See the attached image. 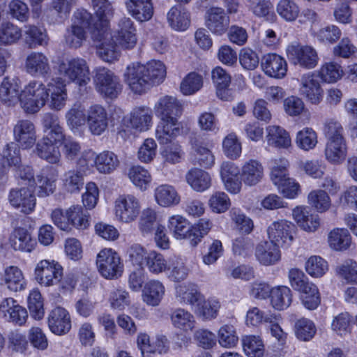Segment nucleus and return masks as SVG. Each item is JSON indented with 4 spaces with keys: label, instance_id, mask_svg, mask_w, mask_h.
Wrapping results in <instances>:
<instances>
[{
    "label": "nucleus",
    "instance_id": "18",
    "mask_svg": "<svg viewBox=\"0 0 357 357\" xmlns=\"http://www.w3.org/2000/svg\"><path fill=\"white\" fill-rule=\"evenodd\" d=\"M204 20L205 26L212 33L218 36H222L227 31L230 22L225 10L220 7L207 10Z\"/></svg>",
    "mask_w": 357,
    "mask_h": 357
},
{
    "label": "nucleus",
    "instance_id": "8",
    "mask_svg": "<svg viewBox=\"0 0 357 357\" xmlns=\"http://www.w3.org/2000/svg\"><path fill=\"white\" fill-rule=\"evenodd\" d=\"M93 82L96 90L105 97L115 98L121 93L122 86L119 78L110 70L97 67L93 70Z\"/></svg>",
    "mask_w": 357,
    "mask_h": 357
},
{
    "label": "nucleus",
    "instance_id": "11",
    "mask_svg": "<svg viewBox=\"0 0 357 357\" xmlns=\"http://www.w3.org/2000/svg\"><path fill=\"white\" fill-rule=\"evenodd\" d=\"M141 205L139 199L132 195L119 196L114 203V213L117 220L124 223L135 221L139 215Z\"/></svg>",
    "mask_w": 357,
    "mask_h": 357
},
{
    "label": "nucleus",
    "instance_id": "45",
    "mask_svg": "<svg viewBox=\"0 0 357 357\" xmlns=\"http://www.w3.org/2000/svg\"><path fill=\"white\" fill-rule=\"evenodd\" d=\"M3 281L7 288L12 291H18L25 288V280L22 271L15 266L5 268Z\"/></svg>",
    "mask_w": 357,
    "mask_h": 357
},
{
    "label": "nucleus",
    "instance_id": "32",
    "mask_svg": "<svg viewBox=\"0 0 357 357\" xmlns=\"http://www.w3.org/2000/svg\"><path fill=\"white\" fill-rule=\"evenodd\" d=\"M165 293V287L158 280H151L147 282L142 290V299L150 306H158L162 301Z\"/></svg>",
    "mask_w": 357,
    "mask_h": 357
},
{
    "label": "nucleus",
    "instance_id": "4",
    "mask_svg": "<svg viewBox=\"0 0 357 357\" xmlns=\"http://www.w3.org/2000/svg\"><path fill=\"white\" fill-rule=\"evenodd\" d=\"M49 98L47 85L42 82H29L21 91L20 104L28 113H36L45 106Z\"/></svg>",
    "mask_w": 357,
    "mask_h": 357
},
{
    "label": "nucleus",
    "instance_id": "25",
    "mask_svg": "<svg viewBox=\"0 0 357 357\" xmlns=\"http://www.w3.org/2000/svg\"><path fill=\"white\" fill-rule=\"evenodd\" d=\"M180 132L177 118H160L155 130V137L160 144L172 142Z\"/></svg>",
    "mask_w": 357,
    "mask_h": 357
},
{
    "label": "nucleus",
    "instance_id": "33",
    "mask_svg": "<svg viewBox=\"0 0 357 357\" xmlns=\"http://www.w3.org/2000/svg\"><path fill=\"white\" fill-rule=\"evenodd\" d=\"M175 290L176 298L181 304L195 305L202 301L203 296L195 284H178L176 286Z\"/></svg>",
    "mask_w": 357,
    "mask_h": 357
},
{
    "label": "nucleus",
    "instance_id": "51",
    "mask_svg": "<svg viewBox=\"0 0 357 357\" xmlns=\"http://www.w3.org/2000/svg\"><path fill=\"white\" fill-rule=\"evenodd\" d=\"M242 345L245 354L248 357H263L265 347L260 336L248 335L242 337Z\"/></svg>",
    "mask_w": 357,
    "mask_h": 357
},
{
    "label": "nucleus",
    "instance_id": "48",
    "mask_svg": "<svg viewBox=\"0 0 357 357\" xmlns=\"http://www.w3.org/2000/svg\"><path fill=\"white\" fill-rule=\"evenodd\" d=\"M190 225V221L181 215H172L167 221V227L169 231L178 240L186 239Z\"/></svg>",
    "mask_w": 357,
    "mask_h": 357
},
{
    "label": "nucleus",
    "instance_id": "20",
    "mask_svg": "<svg viewBox=\"0 0 357 357\" xmlns=\"http://www.w3.org/2000/svg\"><path fill=\"white\" fill-rule=\"evenodd\" d=\"M300 82V93L312 104H319L323 98V89L317 76L312 73H306L301 77Z\"/></svg>",
    "mask_w": 357,
    "mask_h": 357
},
{
    "label": "nucleus",
    "instance_id": "27",
    "mask_svg": "<svg viewBox=\"0 0 357 357\" xmlns=\"http://www.w3.org/2000/svg\"><path fill=\"white\" fill-rule=\"evenodd\" d=\"M18 79L6 77L0 85V100L7 106L20 102L21 93Z\"/></svg>",
    "mask_w": 357,
    "mask_h": 357
},
{
    "label": "nucleus",
    "instance_id": "64",
    "mask_svg": "<svg viewBox=\"0 0 357 357\" xmlns=\"http://www.w3.org/2000/svg\"><path fill=\"white\" fill-rule=\"evenodd\" d=\"M87 38V31L82 28L71 24L65 33V42L73 48L81 47Z\"/></svg>",
    "mask_w": 357,
    "mask_h": 357
},
{
    "label": "nucleus",
    "instance_id": "9",
    "mask_svg": "<svg viewBox=\"0 0 357 357\" xmlns=\"http://www.w3.org/2000/svg\"><path fill=\"white\" fill-rule=\"evenodd\" d=\"M59 73L79 86H84L90 81L89 68L82 58H72L63 61L59 65Z\"/></svg>",
    "mask_w": 357,
    "mask_h": 357
},
{
    "label": "nucleus",
    "instance_id": "16",
    "mask_svg": "<svg viewBox=\"0 0 357 357\" xmlns=\"http://www.w3.org/2000/svg\"><path fill=\"white\" fill-rule=\"evenodd\" d=\"M10 205L25 214L33 211L36 206V197L32 190L28 188H12L8 195Z\"/></svg>",
    "mask_w": 357,
    "mask_h": 357
},
{
    "label": "nucleus",
    "instance_id": "12",
    "mask_svg": "<svg viewBox=\"0 0 357 357\" xmlns=\"http://www.w3.org/2000/svg\"><path fill=\"white\" fill-rule=\"evenodd\" d=\"M287 54L292 64L298 65L303 68L312 69L318 64L317 52L309 45L291 44L287 48Z\"/></svg>",
    "mask_w": 357,
    "mask_h": 357
},
{
    "label": "nucleus",
    "instance_id": "37",
    "mask_svg": "<svg viewBox=\"0 0 357 357\" xmlns=\"http://www.w3.org/2000/svg\"><path fill=\"white\" fill-rule=\"evenodd\" d=\"M67 217L68 231L72 227L79 230H84L90 225V215L81 205H72L68 208Z\"/></svg>",
    "mask_w": 357,
    "mask_h": 357
},
{
    "label": "nucleus",
    "instance_id": "56",
    "mask_svg": "<svg viewBox=\"0 0 357 357\" xmlns=\"http://www.w3.org/2000/svg\"><path fill=\"white\" fill-rule=\"evenodd\" d=\"M63 183L68 192H78L84 185V174L77 169L68 170L63 174Z\"/></svg>",
    "mask_w": 357,
    "mask_h": 357
},
{
    "label": "nucleus",
    "instance_id": "28",
    "mask_svg": "<svg viewBox=\"0 0 357 357\" xmlns=\"http://www.w3.org/2000/svg\"><path fill=\"white\" fill-rule=\"evenodd\" d=\"M257 261L264 266H271L280 261L281 253L280 247L271 241H263L255 248Z\"/></svg>",
    "mask_w": 357,
    "mask_h": 357
},
{
    "label": "nucleus",
    "instance_id": "22",
    "mask_svg": "<svg viewBox=\"0 0 357 357\" xmlns=\"http://www.w3.org/2000/svg\"><path fill=\"white\" fill-rule=\"evenodd\" d=\"M266 75L276 79L283 78L287 72V63L281 56L271 53L264 55L261 63Z\"/></svg>",
    "mask_w": 357,
    "mask_h": 357
},
{
    "label": "nucleus",
    "instance_id": "55",
    "mask_svg": "<svg viewBox=\"0 0 357 357\" xmlns=\"http://www.w3.org/2000/svg\"><path fill=\"white\" fill-rule=\"evenodd\" d=\"M212 79L217 86V95L222 100H227L225 95L231 83L230 75L221 67H216L212 70Z\"/></svg>",
    "mask_w": 357,
    "mask_h": 357
},
{
    "label": "nucleus",
    "instance_id": "47",
    "mask_svg": "<svg viewBox=\"0 0 357 357\" xmlns=\"http://www.w3.org/2000/svg\"><path fill=\"white\" fill-rule=\"evenodd\" d=\"M186 181L192 189L197 192H203L211 184L210 175L200 169H190L186 174Z\"/></svg>",
    "mask_w": 357,
    "mask_h": 357
},
{
    "label": "nucleus",
    "instance_id": "61",
    "mask_svg": "<svg viewBox=\"0 0 357 357\" xmlns=\"http://www.w3.org/2000/svg\"><path fill=\"white\" fill-rule=\"evenodd\" d=\"M22 36L21 29L16 25L4 22L0 26V44L11 45L16 43Z\"/></svg>",
    "mask_w": 357,
    "mask_h": 357
},
{
    "label": "nucleus",
    "instance_id": "46",
    "mask_svg": "<svg viewBox=\"0 0 357 357\" xmlns=\"http://www.w3.org/2000/svg\"><path fill=\"white\" fill-rule=\"evenodd\" d=\"M324 155L326 160L331 164L342 163L347 155V142H326Z\"/></svg>",
    "mask_w": 357,
    "mask_h": 357
},
{
    "label": "nucleus",
    "instance_id": "43",
    "mask_svg": "<svg viewBox=\"0 0 357 357\" xmlns=\"http://www.w3.org/2000/svg\"><path fill=\"white\" fill-rule=\"evenodd\" d=\"M171 320L176 328L186 333L192 331L195 328L196 321L194 316L184 309L175 310L171 315Z\"/></svg>",
    "mask_w": 357,
    "mask_h": 357
},
{
    "label": "nucleus",
    "instance_id": "26",
    "mask_svg": "<svg viewBox=\"0 0 357 357\" xmlns=\"http://www.w3.org/2000/svg\"><path fill=\"white\" fill-rule=\"evenodd\" d=\"M26 72L33 76L45 77L51 70L49 59L42 52L29 54L25 61Z\"/></svg>",
    "mask_w": 357,
    "mask_h": 357
},
{
    "label": "nucleus",
    "instance_id": "6",
    "mask_svg": "<svg viewBox=\"0 0 357 357\" xmlns=\"http://www.w3.org/2000/svg\"><path fill=\"white\" fill-rule=\"evenodd\" d=\"M96 266L100 274L109 280L116 279L123 271L120 256L111 248L101 250L96 257Z\"/></svg>",
    "mask_w": 357,
    "mask_h": 357
},
{
    "label": "nucleus",
    "instance_id": "53",
    "mask_svg": "<svg viewBox=\"0 0 357 357\" xmlns=\"http://www.w3.org/2000/svg\"><path fill=\"white\" fill-rule=\"evenodd\" d=\"M307 200L309 204L319 213L327 211L331 206V198L324 190L311 191L307 196Z\"/></svg>",
    "mask_w": 357,
    "mask_h": 357
},
{
    "label": "nucleus",
    "instance_id": "41",
    "mask_svg": "<svg viewBox=\"0 0 357 357\" xmlns=\"http://www.w3.org/2000/svg\"><path fill=\"white\" fill-rule=\"evenodd\" d=\"M36 155L50 164L59 165L61 160L59 147L53 144L40 140L36 147Z\"/></svg>",
    "mask_w": 357,
    "mask_h": 357
},
{
    "label": "nucleus",
    "instance_id": "3",
    "mask_svg": "<svg viewBox=\"0 0 357 357\" xmlns=\"http://www.w3.org/2000/svg\"><path fill=\"white\" fill-rule=\"evenodd\" d=\"M289 280L291 287L300 292L303 305L310 310L317 309L321 303L317 287L310 282L303 272L298 268H291L289 271Z\"/></svg>",
    "mask_w": 357,
    "mask_h": 357
},
{
    "label": "nucleus",
    "instance_id": "5",
    "mask_svg": "<svg viewBox=\"0 0 357 357\" xmlns=\"http://www.w3.org/2000/svg\"><path fill=\"white\" fill-rule=\"evenodd\" d=\"M100 30H95L92 32L93 40L99 43L97 45V54L99 57L105 62L112 63L116 61L120 56V51L117 43L114 40L108 27V22H101Z\"/></svg>",
    "mask_w": 357,
    "mask_h": 357
},
{
    "label": "nucleus",
    "instance_id": "60",
    "mask_svg": "<svg viewBox=\"0 0 357 357\" xmlns=\"http://www.w3.org/2000/svg\"><path fill=\"white\" fill-rule=\"evenodd\" d=\"M218 338L219 344L225 348L234 347L238 342L236 328L231 324H225L220 328Z\"/></svg>",
    "mask_w": 357,
    "mask_h": 357
},
{
    "label": "nucleus",
    "instance_id": "44",
    "mask_svg": "<svg viewBox=\"0 0 357 357\" xmlns=\"http://www.w3.org/2000/svg\"><path fill=\"white\" fill-rule=\"evenodd\" d=\"M128 176L132 184L141 191L146 190L152 181V176L149 171L140 165L131 167Z\"/></svg>",
    "mask_w": 357,
    "mask_h": 357
},
{
    "label": "nucleus",
    "instance_id": "49",
    "mask_svg": "<svg viewBox=\"0 0 357 357\" xmlns=\"http://www.w3.org/2000/svg\"><path fill=\"white\" fill-rule=\"evenodd\" d=\"M269 296L271 298V305L278 310L287 308L292 301L291 291L286 286H279L272 288Z\"/></svg>",
    "mask_w": 357,
    "mask_h": 357
},
{
    "label": "nucleus",
    "instance_id": "29",
    "mask_svg": "<svg viewBox=\"0 0 357 357\" xmlns=\"http://www.w3.org/2000/svg\"><path fill=\"white\" fill-rule=\"evenodd\" d=\"M264 176V167L257 160L250 159L241 167L240 177L243 183L248 186L259 183Z\"/></svg>",
    "mask_w": 357,
    "mask_h": 357
},
{
    "label": "nucleus",
    "instance_id": "23",
    "mask_svg": "<svg viewBox=\"0 0 357 357\" xmlns=\"http://www.w3.org/2000/svg\"><path fill=\"white\" fill-rule=\"evenodd\" d=\"M87 122L89 130L93 135H101L108 126L106 109L100 105L91 106L87 111Z\"/></svg>",
    "mask_w": 357,
    "mask_h": 357
},
{
    "label": "nucleus",
    "instance_id": "62",
    "mask_svg": "<svg viewBox=\"0 0 357 357\" xmlns=\"http://www.w3.org/2000/svg\"><path fill=\"white\" fill-rule=\"evenodd\" d=\"M248 8L257 17H268L273 15V3L271 0H248Z\"/></svg>",
    "mask_w": 357,
    "mask_h": 357
},
{
    "label": "nucleus",
    "instance_id": "39",
    "mask_svg": "<svg viewBox=\"0 0 357 357\" xmlns=\"http://www.w3.org/2000/svg\"><path fill=\"white\" fill-rule=\"evenodd\" d=\"M266 140L268 145L278 149H288L291 146L289 132L279 126H269L266 128Z\"/></svg>",
    "mask_w": 357,
    "mask_h": 357
},
{
    "label": "nucleus",
    "instance_id": "35",
    "mask_svg": "<svg viewBox=\"0 0 357 357\" xmlns=\"http://www.w3.org/2000/svg\"><path fill=\"white\" fill-rule=\"evenodd\" d=\"M169 26L176 31L186 30L190 24V13L181 5L171 8L167 15Z\"/></svg>",
    "mask_w": 357,
    "mask_h": 357
},
{
    "label": "nucleus",
    "instance_id": "42",
    "mask_svg": "<svg viewBox=\"0 0 357 357\" xmlns=\"http://www.w3.org/2000/svg\"><path fill=\"white\" fill-rule=\"evenodd\" d=\"M118 156L109 151H104L96 155L94 167L98 172L102 174H110L119 165Z\"/></svg>",
    "mask_w": 357,
    "mask_h": 357
},
{
    "label": "nucleus",
    "instance_id": "21",
    "mask_svg": "<svg viewBox=\"0 0 357 357\" xmlns=\"http://www.w3.org/2000/svg\"><path fill=\"white\" fill-rule=\"evenodd\" d=\"M47 322L50 330L58 335L66 334L71 328L70 314L61 307H56L50 312Z\"/></svg>",
    "mask_w": 357,
    "mask_h": 357
},
{
    "label": "nucleus",
    "instance_id": "13",
    "mask_svg": "<svg viewBox=\"0 0 357 357\" xmlns=\"http://www.w3.org/2000/svg\"><path fill=\"white\" fill-rule=\"evenodd\" d=\"M137 30L132 20L126 17H122L118 23L115 33V41L123 50L133 49L137 42Z\"/></svg>",
    "mask_w": 357,
    "mask_h": 357
},
{
    "label": "nucleus",
    "instance_id": "58",
    "mask_svg": "<svg viewBox=\"0 0 357 357\" xmlns=\"http://www.w3.org/2000/svg\"><path fill=\"white\" fill-rule=\"evenodd\" d=\"M324 134L326 142H346L344 130L336 120L329 119L324 123Z\"/></svg>",
    "mask_w": 357,
    "mask_h": 357
},
{
    "label": "nucleus",
    "instance_id": "19",
    "mask_svg": "<svg viewBox=\"0 0 357 357\" xmlns=\"http://www.w3.org/2000/svg\"><path fill=\"white\" fill-rule=\"evenodd\" d=\"M0 314L8 321L18 326H22L26 321L28 313L13 298H6L0 303Z\"/></svg>",
    "mask_w": 357,
    "mask_h": 357
},
{
    "label": "nucleus",
    "instance_id": "34",
    "mask_svg": "<svg viewBox=\"0 0 357 357\" xmlns=\"http://www.w3.org/2000/svg\"><path fill=\"white\" fill-rule=\"evenodd\" d=\"M152 111L145 107L135 108L129 118L130 127L139 132L148 130L152 126Z\"/></svg>",
    "mask_w": 357,
    "mask_h": 357
},
{
    "label": "nucleus",
    "instance_id": "63",
    "mask_svg": "<svg viewBox=\"0 0 357 357\" xmlns=\"http://www.w3.org/2000/svg\"><path fill=\"white\" fill-rule=\"evenodd\" d=\"M351 316L347 312L338 314L333 318L331 329L337 335L344 336L351 330Z\"/></svg>",
    "mask_w": 357,
    "mask_h": 357
},
{
    "label": "nucleus",
    "instance_id": "52",
    "mask_svg": "<svg viewBox=\"0 0 357 357\" xmlns=\"http://www.w3.org/2000/svg\"><path fill=\"white\" fill-rule=\"evenodd\" d=\"M276 12L284 21H296L300 15L298 5L293 0H280L276 5Z\"/></svg>",
    "mask_w": 357,
    "mask_h": 357
},
{
    "label": "nucleus",
    "instance_id": "31",
    "mask_svg": "<svg viewBox=\"0 0 357 357\" xmlns=\"http://www.w3.org/2000/svg\"><path fill=\"white\" fill-rule=\"evenodd\" d=\"M128 13L137 21L146 22L153 15L151 0H126Z\"/></svg>",
    "mask_w": 357,
    "mask_h": 357
},
{
    "label": "nucleus",
    "instance_id": "57",
    "mask_svg": "<svg viewBox=\"0 0 357 357\" xmlns=\"http://www.w3.org/2000/svg\"><path fill=\"white\" fill-rule=\"evenodd\" d=\"M202 86V76L195 72H191L183 79L180 90L183 95L190 96L199 91Z\"/></svg>",
    "mask_w": 357,
    "mask_h": 357
},
{
    "label": "nucleus",
    "instance_id": "1",
    "mask_svg": "<svg viewBox=\"0 0 357 357\" xmlns=\"http://www.w3.org/2000/svg\"><path fill=\"white\" fill-rule=\"evenodd\" d=\"M166 68L162 62L152 60L146 64L132 63L124 73L125 82L135 93L142 94L163 82Z\"/></svg>",
    "mask_w": 357,
    "mask_h": 357
},
{
    "label": "nucleus",
    "instance_id": "2",
    "mask_svg": "<svg viewBox=\"0 0 357 357\" xmlns=\"http://www.w3.org/2000/svg\"><path fill=\"white\" fill-rule=\"evenodd\" d=\"M127 254L132 264L146 268L152 274L158 275L167 270V261L162 254L155 250L148 251L140 244L130 245Z\"/></svg>",
    "mask_w": 357,
    "mask_h": 357
},
{
    "label": "nucleus",
    "instance_id": "38",
    "mask_svg": "<svg viewBox=\"0 0 357 357\" xmlns=\"http://www.w3.org/2000/svg\"><path fill=\"white\" fill-rule=\"evenodd\" d=\"M9 243L14 250L28 252H31L36 244L29 232L24 228L15 229L10 236Z\"/></svg>",
    "mask_w": 357,
    "mask_h": 357
},
{
    "label": "nucleus",
    "instance_id": "17",
    "mask_svg": "<svg viewBox=\"0 0 357 357\" xmlns=\"http://www.w3.org/2000/svg\"><path fill=\"white\" fill-rule=\"evenodd\" d=\"M13 135L19 147L23 149H31L37 139L36 126L29 120H19L13 128Z\"/></svg>",
    "mask_w": 357,
    "mask_h": 357
},
{
    "label": "nucleus",
    "instance_id": "36",
    "mask_svg": "<svg viewBox=\"0 0 357 357\" xmlns=\"http://www.w3.org/2000/svg\"><path fill=\"white\" fill-rule=\"evenodd\" d=\"M156 202L162 207H171L178 205L181 197L175 188L171 185L162 184L154 190Z\"/></svg>",
    "mask_w": 357,
    "mask_h": 357
},
{
    "label": "nucleus",
    "instance_id": "24",
    "mask_svg": "<svg viewBox=\"0 0 357 357\" xmlns=\"http://www.w3.org/2000/svg\"><path fill=\"white\" fill-rule=\"evenodd\" d=\"M292 215L297 225L305 231L313 232L320 225L319 215L307 206H296L292 211Z\"/></svg>",
    "mask_w": 357,
    "mask_h": 357
},
{
    "label": "nucleus",
    "instance_id": "14",
    "mask_svg": "<svg viewBox=\"0 0 357 357\" xmlns=\"http://www.w3.org/2000/svg\"><path fill=\"white\" fill-rule=\"evenodd\" d=\"M58 171L51 166H45L36 175V193L38 197H46L53 194L56 189Z\"/></svg>",
    "mask_w": 357,
    "mask_h": 357
},
{
    "label": "nucleus",
    "instance_id": "7",
    "mask_svg": "<svg viewBox=\"0 0 357 357\" xmlns=\"http://www.w3.org/2000/svg\"><path fill=\"white\" fill-rule=\"evenodd\" d=\"M266 232L269 241L280 248H287L294 242L296 227L291 221L281 219L271 222Z\"/></svg>",
    "mask_w": 357,
    "mask_h": 357
},
{
    "label": "nucleus",
    "instance_id": "15",
    "mask_svg": "<svg viewBox=\"0 0 357 357\" xmlns=\"http://www.w3.org/2000/svg\"><path fill=\"white\" fill-rule=\"evenodd\" d=\"M47 91L49 94L47 100L49 107L56 111L62 109L66 106L68 99L65 80L61 77L52 79L47 84Z\"/></svg>",
    "mask_w": 357,
    "mask_h": 357
},
{
    "label": "nucleus",
    "instance_id": "54",
    "mask_svg": "<svg viewBox=\"0 0 357 357\" xmlns=\"http://www.w3.org/2000/svg\"><path fill=\"white\" fill-rule=\"evenodd\" d=\"M317 143V134L311 128H304L296 134V144L302 150L307 151L312 150Z\"/></svg>",
    "mask_w": 357,
    "mask_h": 357
},
{
    "label": "nucleus",
    "instance_id": "50",
    "mask_svg": "<svg viewBox=\"0 0 357 357\" xmlns=\"http://www.w3.org/2000/svg\"><path fill=\"white\" fill-rule=\"evenodd\" d=\"M328 240L331 248L337 251L348 249L351 243V236L347 229H333L328 234Z\"/></svg>",
    "mask_w": 357,
    "mask_h": 357
},
{
    "label": "nucleus",
    "instance_id": "59",
    "mask_svg": "<svg viewBox=\"0 0 357 357\" xmlns=\"http://www.w3.org/2000/svg\"><path fill=\"white\" fill-rule=\"evenodd\" d=\"M306 272L313 278H321L328 271L327 261L322 257L317 255L311 256L305 264Z\"/></svg>",
    "mask_w": 357,
    "mask_h": 357
},
{
    "label": "nucleus",
    "instance_id": "10",
    "mask_svg": "<svg viewBox=\"0 0 357 357\" xmlns=\"http://www.w3.org/2000/svg\"><path fill=\"white\" fill-rule=\"evenodd\" d=\"M35 278L44 287H51L59 284L63 276V267L54 260L43 259L35 268Z\"/></svg>",
    "mask_w": 357,
    "mask_h": 357
},
{
    "label": "nucleus",
    "instance_id": "30",
    "mask_svg": "<svg viewBox=\"0 0 357 357\" xmlns=\"http://www.w3.org/2000/svg\"><path fill=\"white\" fill-rule=\"evenodd\" d=\"M182 110L181 103L172 96H163L155 105V114L160 118H177Z\"/></svg>",
    "mask_w": 357,
    "mask_h": 357
},
{
    "label": "nucleus",
    "instance_id": "40",
    "mask_svg": "<svg viewBox=\"0 0 357 357\" xmlns=\"http://www.w3.org/2000/svg\"><path fill=\"white\" fill-rule=\"evenodd\" d=\"M95 18L92 15L85 9H77L72 17V24L76 26L82 28L84 31L92 32L95 30H100L102 27L101 22H107L99 19L95 22Z\"/></svg>",
    "mask_w": 357,
    "mask_h": 357
}]
</instances>
